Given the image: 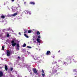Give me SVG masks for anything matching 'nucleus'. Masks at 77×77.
Listing matches in <instances>:
<instances>
[{"instance_id":"nucleus-1","label":"nucleus","mask_w":77,"mask_h":77,"mask_svg":"<svg viewBox=\"0 0 77 77\" xmlns=\"http://www.w3.org/2000/svg\"><path fill=\"white\" fill-rule=\"evenodd\" d=\"M11 44H12V46L13 47H15L16 45H17V48H16V50H20V44H17V43L15 42L14 40H12L11 42Z\"/></svg>"},{"instance_id":"nucleus-2","label":"nucleus","mask_w":77,"mask_h":77,"mask_svg":"<svg viewBox=\"0 0 77 77\" xmlns=\"http://www.w3.org/2000/svg\"><path fill=\"white\" fill-rule=\"evenodd\" d=\"M7 55L8 56H9L11 55V52H10V51L9 50L7 51Z\"/></svg>"},{"instance_id":"nucleus-3","label":"nucleus","mask_w":77,"mask_h":77,"mask_svg":"<svg viewBox=\"0 0 77 77\" xmlns=\"http://www.w3.org/2000/svg\"><path fill=\"white\" fill-rule=\"evenodd\" d=\"M32 71L33 72L35 73V74H36V73H37V70H36V68H33Z\"/></svg>"},{"instance_id":"nucleus-4","label":"nucleus","mask_w":77,"mask_h":77,"mask_svg":"<svg viewBox=\"0 0 77 77\" xmlns=\"http://www.w3.org/2000/svg\"><path fill=\"white\" fill-rule=\"evenodd\" d=\"M46 54L47 56H48V55H50V54H51V52H50V51H48L46 52Z\"/></svg>"},{"instance_id":"nucleus-5","label":"nucleus","mask_w":77,"mask_h":77,"mask_svg":"<svg viewBox=\"0 0 77 77\" xmlns=\"http://www.w3.org/2000/svg\"><path fill=\"white\" fill-rule=\"evenodd\" d=\"M42 75L43 76V77H44V76H45V73H44V70H42Z\"/></svg>"},{"instance_id":"nucleus-6","label":"nucleus","mask_w":77,"mask_h":77,"mask_svg":"<svg viewBox=\"0 0 77 77\" xmlns=\"http://www.w3.org/2000/svg\"><path fill=\"white\" fill-rule=\"evenodd\" d=\"M3 72L1 71L0 72V77H2L3 76Z\"/></svg>"},{"instance_id":"nucleus-7","label":"nucleus","mask_w":77,"mask_h":77,"mask_svg":"<svg viewBox=\"0 0 77 77\" xmlns=\"http://www.w3.org/2000/svg\"><path fill=\"white\" fill-rule=\"evenodd\" d=\"M66 60L67 61H68V60H71V58H70V57H68L66 59Z\"/></svg>"},{"instance_id":"nucleus-8","label":"nucleus","mask_w":77,"mask_h":77,"mask_svg":"<svg viewBox=\"0 0 77 77\" xmlns=\"http://www.w3.org/2000/svg\"><path fill=\"white\" fill-rule=\"evenodd\" d=\"M17 14H17V13H14V14H12L11 15V16L12 17H15V16H16V15H17Z\"/></svg>"},{"instance_id":"nucleus-9","label":"nucleus","mask_w":77,"mask_h":77,"mask_svg":"<svg viewBox=\"0 0 77 77\" xmlns=\"http://www.w3.org/2000/svg\"><path fill=\"white\" fill-rule=\"evenodd\" d=\"M5 68L6 71H8V66L6 65H5Z\"/></svg>"},{"instance_id":"nucleus-10","label":"nucleus","mask_w":77,"mask_h":77,"mask_svg":"<svg viewBox=\"0 0 77 77\" xmlns=\"http://www.w3.org/2000/svg\"><path fill=\"white\" fill-rule=\"evenodd\" d=\"M30 4H31V5H35V3L33 2H30Z\"/></svg>"},{"instance_id":"nucleus-11","label":"nucleus","mask_w":77,"mask_h":77,"mask_svg":"<svg viewBox=\"0 0 77 77\" xmlns=\"http://www.w3.org/2000/svg\"><path fill=\"white\" fill-rule=\"evenodd\" d=\"M36 34L37 35H41V34L40 33V32H39V31H38L37 32Z\"/></svg>"},{"instance_id":"nucleus-12","label":"nucleus","mask_w":77,"mask_h":77,"mask_svg":"<svg viewBox=\"0 0 77 77\" xmlns=\"http://www.w3.org/2000/svg\"><path fill=\"white\" fill-rule=\"evenodd\" d=\"M36 41L38 42V43H40V39L39 38H37Z\"/></svg>"},{"instance_id":"nucleus-13","label":"nucleus","mask_w":77,"mask_h":77,"mask_svg":"<svg viewBox=\"0 0 77 77\" xmlns=\"http://www.w3.org/2000/svg\"><path fill=\"white\" fill-rule=\"evenodd\" d=\"M24 35L25 37H26V38H29V36L28 35H26V34H24Z\"/></svg>"},{"instance_id":"nucleus-14","label":"nucleus","mask_w":77,"mask_h":77,"mask_svg":"<svg viewBox=\"0 0 77 77\" xmlns=\"http://www.w3.org/2000/svg\"><path fill=\"white\" fill-rule=\"evenodd\" d=\"M23 47H26V43H24L23 45Z\"/></svg>"},{"instance_id":"nucleus-15","label":"nucleus","mask_w":77,"mask_h":77,"mask_svg":"<svg viewBox=\"0 0 77 77\" xmlns=\"http://www.w3.org/2000/svg\"><path fill=\"white\" fill-rule=\"evenodd\" d=\"M1 18H3V19L5 18V16L4 15H2L1 16Z\"/></svg>"},{"instance_id":"nucleus-16","label":"nucleus","mask_w":77,"mask_h":77,"mask_svg":"<svg viewBox=\"0 0 77 77\" xmlns=\"http://www.w3.org/2000/svg\"><path fill=\"white\" fill-rule=\"evenodd\" d=\"M28 32L29 33H30L32 32V31L30 30L28 31Z\"/></svg>"},{"instance_id":"nucleus-17","label":"nucleus","mask_w":77,"mask_h":77,"mask_svg":"<svg viewBox=\"0 0 77 77\" xmlns=\"http://www.w3.org/2000/svg\"><path fill=\"white\" fill-rule=\"evenodd\" d=\"M2 50H5V46H2Z\"/></svg>"},{"instance_id":"nucleus-18","label":"nucleus","mask_w":77,"mask_h":77,"mask_svg":"<svg viewBox=\"0 0 77 77\" xmlns=\"http://www.w3.org/2000/svg\"><path fill=\"white\" fill-rule=\"evenodd\" d=\"M27 48H32V47H31L30 46H27Z\"/></svg>"},{"instance_id":"nucleus-19","label":"nucleus","mask_w":77,"mask_h":77,"mask_svg":"<svg viewBox=\"0 0 77 77\" xmlns=\"http://www.w3.org/2000/svg\"><path fill=\"white\" fill-rule=\"evenodd\" d=\"M27 32H28V31L27 30H26L25 32H24V33H27Z\"/></svg>"},{"instance_id":"nucleus-20","label":"nucleus","mask_w":77,"mask_h":77,"mask_svg":"<svg viewBox=\"0 0 77 77\" xmlns=\"http://www.w3.org/2000/svg\"><path fill=\"white\" fill-rule=\"evenodd\" d=\"M11 71H12V70H13V68H11L10 69Z\"/></svg>"},{"instance_id":"nucleus-21","label":"nucleus","mask_w":77,"mask_h":77,"mask_svg":"<svg viewBox=\"0 0 77 77\" xmlns=\"http://www.w3.org/2000/svg\"><path fill=\"white\" fill-rule=\"evenodd\" d=\"M9 34H8L7 35V37H9Z\"/></svg>"},{"instance_id":"nucleus-22","label":"nucleus","mask_w":77,"mask_h":77,"mask_svg":"<svg viewBox=\"0 0 77 77\" xmlns=\"http://www.w3.org/2000/svg\"><path fill=\"white\" fill-rule=\"evenodd\" d=\"M38 38H41V36H40V35H38Z\"/></svg>"},{"instance_id":"nucleus-23","label":"nucleus","mask_w":77,"mask_h":77,"mask_svg":"<svg viewBox=\"0 0 77 77\" xmlns=\"http://www.w3.org/2000/svg\"><path fill=\"white\" fill-rule=\"evenodd\" d=\"M18 58L19 59H21V58L20 57V56H18Z\"/></svg>"},{"instance_id":"nucleus-24","label":"nucleus","mask_w":77,"mask_h":77,"mask_svg":"<svg viewBox=\"0 0 77 77\" xmlns=\"http://www.w3.org/2000/svg\"><path fill=\"white\" fill-rule=\"evenodd\" d=\"M36 38V36H33V38Z\"/></svg>"},{"instance_id":"nucleus-25","label":"nucleus","mask_w":77,"mask_h":77,"mask_svg":"<svg viewBox=\"0 0 77 77\" xmlns=\"http://www.w3.org/2000/svg\"><path fill=\"white\" fill-rule=\"evenodd\" d=\"M19 35H21V32H19Z\"/></svg>"},{"instance_id":"nucleus-26","label":"nucleus","mask_w":77,"mask_h":77,"mask_svg":"<svg viewBox=\"0 0 77 77\" xmlns=\"http://www.w3.org/2000/svg\"><path fill=\"white\" fill-rule=\"evenodd\" d=\"M60 51L59 50V51H58V53H60Z\"/></svg>"},{"instance_id":"nucleus-27","label":"nucleus","mask_w":77,"mask_h":77,"mask_svg":"<svg viewBox=\"0 0 77 77\" xmlns=\"http://www.w3.org/2000/svg\"><path fill=\"white\" fill-rule=\"evenodd\" d=\"M26 2H24V4H26Z\"/></svg>"},{"instance_id":"nucleus-28","label":"nucleus","mask_w":77,"mask_h":77,"mask_svg":"<svg viewBox=\"0 0 77 77\" xmlns=\"http://www.w3.org/2000/svg\"><path fill=\"white\" fill-rule=\"evenodd\" d=\"M12 2H14L15 1V0H12Z\"/></svg>"},{"instance_id":"nucleus-29","label":"nucleus","mask_w":77,"mask_h":77,"mask_svg":"<svg viewBox=\"0 0 77 77\" xmlns=\"http://www.w3.org/2000/svg\"><path fill=\"white\" fill-rule=\"evenodd\" d=\"M30 54V52H28V54Z\"/></svg>"},{"instance_id":"nucleus-30","label":"nucleus","mask_w":77,"mask_h":77,"mask_svg":"<svg viewBox=\"0 0 77 77\" xmlns=\"http://www.w3.org/2000/svg\"><path fill=\"white\" fill-rule=\"evenodd\" d=\"M2 67H0V69H2Z\"/></svg>"},{"instance_id":"nucleus-31","label":"nucleus","mask_w":77,"mask_h":77,"mask_svg":"<svg viewBox=\"0 0 77 77\" xmlns=\"http://www.w3.org/2000/svg\"><path fill=\"white\" fill-rule=\"evenodd\" d=\"M31 74H32L31 75H32V72H31Z\"/></svg>"},{"instance_id":"nucleus-32","label":"nucleus","mask_w":77,"mask_h":77,"mask_svg":"<svg viewBox=\"0 0 77 77\" xmlns=\"http://www.w3.org/2000/svg\"><path fill=\"white\" fill-rule=\"evenodd\" d=\"M32 40H33V41H34V39H32Z\"/></svg>"},{"instance_id":"nucleus-33","label":"nucleus","mask_w":77,"mask_h":77,"mask_svg":"<svg viewBox=\"0 0 77 77\" xmlns=\"http://www.w3.org/2000/svg\"><path fill=\"white\" fill-rule=\"evenodd\" d=\"M73 60H74V59H73Z\"/></svg>"},{"instance_id":"nucleus-34","label":"nucleus","mask_w":77,"mask_h":77,"mask_svg":"<svg viewBox=\"0 0 77 77\" xmlns=\"http://www.w3.org/2000/svg\"><path fill=\"white\" fill-rule=\"evenodd\" d=\"M36 42L35 41V42Z\"/></svg>"}]
</instances>
